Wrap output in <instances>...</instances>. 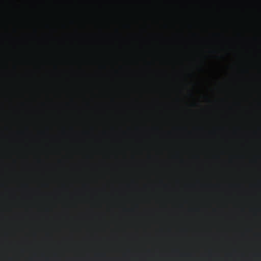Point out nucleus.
<instances>
[{"instance_id":"1","label":"nucleus","mask_w":261,"mask_h":261,"mask_svg":"<svg viewBox=\"0 0 261 261\" xmlns=\"http://www.w3.org/2000/svg\"><path fill=\"white\" fill-rule=\"evenodd\" d=\"M207 100H208V101H210V99L207 98Z\"/></svg>"}]
</instances>
